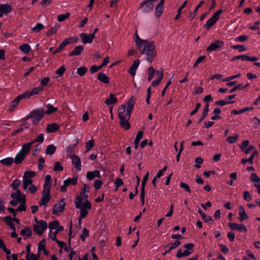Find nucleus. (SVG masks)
<instances>
[{
    "mask_svg": "<svg viewBox=\"0 0 260 260\" xmlns=\"http://www.w3.org/2000/svg\"><path fill=\"white\" fill-rule=\"evenodd\" d=\"M135 98L132 96L126 103L127 108L125 111V105H121L118 110V117L120 119V124L125 129L127 130L130 128V123L128 120L130 118L131 112L133 111Z\"/></svg>",
    "mask_w": 260,
    "mask_h": 260,
    "instance_id": "nucleus-1",
    "label": "nucleus"
},
{
    "mask_svg": "<svg viewBox=\"0 0 260 260\" xmlns=\"http://www.w3.org/2000/svg\"><path fill=\"white\" fill-rule=\"evenodd\" d=\"M141 49H139L141 54H145L146 60L149 62H152L156 56V51L154 42H149L147 40V42H145L141 45Z\"/></svg>",
    "mask_w": 260,
    "mask_h": 260,
    "instance_id": "nucleus-2",
    "label": "nucleus"
},
{
    "mask_svg": "<svg viewBox=\"0 0 260 260\" xmlns=\"http://www.w3.org/2000/svg\"><path fill=\"white\" fill-rule=\"evenodd\" d=\"M45 111L43 110L35 109L32 110L26 118V120L32 118V122L34 125H37L45 116Z\"/></svg>",
    "mask_w": 260,
    "mask_h": 260,
    "instance_id": "nucleus-3",
    "label": "nucleus"
},
{
    "mask_svg": "<svg viewBox=\"0 0 260 260\" xmlns=\"http://www.w3.org/2000/svg\"><path fill=\"white\" fill-rule=\"evenodd\" d=\"M47 228V222L43 220H40L39 223L34 225V231L39 236H41Z\"/></svg>",
    "mask_w": 260,
    "mask_h": 260,
    "instance_id": "nucleus-4",
    "label": "nucleus"
},
{
    "mask_svg": "<svg viewBox=\"0 0 260 260\" xmlns=\"http://www.w3.org/2000/svg\"><path fill=\"white\" fill-rule=\"evenodd\" d=\"M222 12V10L220 9L214 13L213 16L207 21V23L204 25V27L207 29H209L214 25L216 22L219 19V15Z\"/></svg>",
    "mask_w": 260,
    "mask_h": 260,
    "instance_id": "nucleus-5",
    "label": "nucleus"
},
{
    "mask_svg": "<svg viewBox=\"0 0 260 260\" xmlns=\"http://www.w3.org/2000/svg\"><path fill=\"white\" fill-rule=\"evenodd\" d=\"M73 40L75 41V43H77L79 41V39L77 37L75 38H69L66 39L59 45V46L53 52V54H56L61 51L62 49L66 46L67 45L72 43Z\"/></svg>",
    "mask_w": 260,
    "mask_h": 260,
    "instance_id": "nucleus-6",
    "label": "nucleus"
},
{
    "mask_svg": "<svg viewBox=\"0 0 260 260\" xmlns=\"http://www.w3.org/2000/svg\"><path fill=\"white\" fill-rule=\"evenodd\" d=\"M91 208L90 202L86 200L85 202L82 204V207L80 209V215L81 218H84L88 214V210H90Z\"/></svg>",
    "mask_w": 260,
    "mask_h": 260,
    "instance_id": "nucleus-7",
    "label": "nucleus"
},
{
    "mask_svg": "<svg viewBox=\"0 0 260 260\" xmlns=\"http://www.w3.org/2000/svg\"><path fill=\"white\" fill-rule=\"evenodd\" d=\"M50 189H43L42 197L39 203L40 206L46 205L51 199Z\"/></svg>",
    "mask_w": 260,
    "mask_h": 260,
    "instance_id": "nucleus-8",
    "label": "nucleus"
},
{
    "mask_svg": "<svg viewBox=\"0 0 260 260\" xmlns=\"http://www.w3.org/2000/svg\"><path fill=\"white\" fill-rule=\"evenodd\" d=\"M149 176V173L147 172L146 174L144 176L142 183H141V193H140V199L142 201V205H144V200H145V186L146 183V182L148 180Z\"/></svg>",
    "mask_w": 260,
    "mask_h": 260,
    "instance_id": "nucleus-9",
    "label": "nucleus"
},
{
    "mask_svg": "<svg viewBox=\"0 0 260 260\" xmlns=\"http://www.w3.org/2000/svg\"><path fill=\"white\" fill-rule=\"evenodd\" d=\"M153 2L145 0L140 4V8L143 9L145 13H148L151 11L153 9Z\"/></svg>",
    "mask_w": 260,
    "mask_h": 260,
    "instance_id": "nucleus-10",
    "label": "nucleus"
},
{
    "mask_svg": "<svg viewBox=\"0 0 260 260\" xmlns=\"http://www.w3.org/2000/svg\"><path fill=\"white\" fill-rule=\"evenodd\" d=\"M77 183V178H69L63 181V184L61 186L60 190L62 192L67 191V187L71 184L75 185Z\"/></svg>",
    "mask_w": 260,
    "mask_h": 260,
    "instance_id": "nucleus-11",
    "label": "nucleus"
},
{
    "mask_svg": "<svg viewBox=\"0 0 260 260\" xmlns=\"http://www.w3.org/2000/svg\"><path fill=\"white\" fill-rule=\"evenodd\" d=\"M66 203L64 199L61 200L58 204H56L53 207L52 213L54 215L57 214L58 212H62L64 210Z\"/></svg>",
    "mask_w": 260,
    "mask_h": 260,
    "instance_id": "nucleus-12",
    "label": "nucleus"
},
{
    "mask_svg": "<svg viewBox=\"0 0 260 260\" xmlns=\"http://www.w3.org/2000/svg\"><path fill=\"white\" fill-rule=\"evenodd\" d=\"M224 45V43L222 41L216 40L215 42L210 44V46L206 49L207 52H211L217 50V49L221 47Z\"/></svg>",
    "mask_w": 260,
    "mask_h": 260,
    "instance_id": "nucleus-13",
    "label": "nucleus"
},
{
    "mask_svg": "<svg viewBox=\"0 0 260 260\" xmlns=\"http://www.w3.org/2000/svg\"><path fill=\"white\" fill-rule=\"evenodd\" d=\"M79 36L81 38V42L84 44L91 43L92 42L93 39L95 38L94 34H90L89 35H87L85 33H81Z\"/></svg>",
    "mask_w": 260,
    "mask_h": 260,
    "instance_id": "nucleus-14",
    "label": "nucleus"
},
{
    "mask_svg": "<svg viewBox=\"0 0 260 260\" xmlns=\"http://www.w3.org/2000/svg\"><path fill=\"white\" fill-rule=\"evenodd\" d=\"M242 59V60H247L249 61H255L258 60V58L255 56H249L247 55H241L234 56L232 59V61H234L238 59Z\"/></svg>",
    "mask_w": 260,
    "mask_h": 260,
    "instance_id": "nucleus-15",
    "label": "nucleus"
},
{
    "mask_svg": "<svg viewBox=\"0 0 260 260\" xmlns=\"http://www.w3.org/2000/svg\"><path fill=\"white\" fill-rule=\"evenodd\" d=\"M229 225L232 230H237L239 232L244 231L245 233L247 232V229L243 224H238L235 222L229 223Z\"/></svg>",
    "mask_w": 260,
    "mask_h": 260,
    "instance_id": "nucleus-16",
    "label": "nucleus"
},
{
    "mask_svg": "<svg viewBox=\"0 0 260 260\" xmlns=\"http://www.w3.org/2000/svg\"><path fill=\"white\" fill-rule=\"evenodd\" d=\"M156 76H158L157 79L151 83V85L153 87H156L160 84L164 77V70L160 69L159 71H156Z\"/></svg>",
    "mask_w": 260,
    "mask_h": 260,
    "instance_id": "nucleus-17",
    "label": "nucleus"
},
{
    "mask_svg": "<svg viewBox=\"0 0 260 260\" xmlns=\"http://www.w3.org/2000/svg\"><path fill=\"white\" fill-rule=\"evenodd\" d=\"M140 64V61L138 59L135 60L133 64L131 65V67L129 68L128 73H129L131 76L134 77V76L136 74V71L139 65Z\"/></svg>",
    "mask_w": 260,
    "mask_h": 260,
    "instance_id": "nucleus-18",
    "label": "nucleus"
},
{
    "mask_svg": "<svg viewBox=\"0 0 260 260\" xmlns=\"http://www.w3.org/2000/svg\"><path fill=\"white\" fill-rule=\"evenodd\" d=\"M71 159H72V164L75 166L77 171H80L81 169L80 158L76 155L71 157Z\"/></svg>",
    "mask_w": 260,
    "mask_h": 260,
    "instance_id": "nucleus-19",
    "label": "nucleus"
},
{
    "mask_svg": "<svg viewBox=\"0 0 260 260\" xmlns=\"http://www.w3.org/2000/svg\"><path fill=\"white\" fill-rule=\"evenodd\" d=\"M239 216L238 217V219L240 221L242 222L244 220H246L248 219V216L245 212L244 208L242 206H240L239 208Z\"/></svg>",
    "mask_w": 260,
    "mask_h": 260,
    "instance_id": "nucleus-20",
    "label": "nucleus"
},
{
    "mask_svg": "<svg viewBox=\"0 0 260 260\" xmlns=\"http://www.w3.org/2000/svg\"><path fill=\"white\" fill-rule=\"evenodd\" d=\"M84 50V47L82 45L76 46L74 50L69 54L70 56H77L80 55Z\"/></svg>",
    "mask_w": 260,
    "mask_h": 260,
    "instance_id": "nucleus-21",
    "label": "nucleus"
},
{
    "mask_svg": "<svg viewBox=\"0 0 260 260\" xmlns=\"http://www.w3.org/2000/svg\"><path fill=\"white\" fill-rule=\"evenodd\" d=\"M95 177H100V173L98 170L89 171L86 174V178L89 180H92Z\"/></svg>",
    "mask_w": 260,
    "mask_h": 260,
    "instance_id": "nucleus-22",
    "label": "nucleus"
},
{
    "mask_svg": "<svg viewBox=\"0 0 260 260\" xmlns=\"http://www.w3.org/2000/svg\"><path fill=\"white\" fill-rule=\"evenodd\" d=\"M198 212L201 215L204 222H208L210 224H212L213 223L214 220L211 216H206L205 213L200 209L198 210Z\"/></svg>",
    "mask_w": 260,
    "mask_h": 260,
    "instance_id": "nucleus-23",
    "label": "nucleus"
},
{
    "mask_svg": "<svg viewBox=\"0 0 260 260\" xmlns=\"http://www.w3.org/2000/svg\"><path fill=\"white\" fill-rule=\"evenodd\" d=\"M59 128V126L56 123L48 124L46 127V131L49 133H54Z\"/></svg>",
    "mask_w": 260,
    "mask_h": 260,
    "instance_id": "nucleus-24",
    "label": "nucleus"
},
{
    "mask_svg": "<svg viewBox=\"0 0 260 260\" xmlns=\"http://www.w3.org/2000/svg\"><path fill=\"white\" fill-rule=\"evenodd\" d=\"M117 102L116 96L113 93H110L109 98L106 100L105 103L107 105L115 104Z\"/></svg>",
    "mask_w": 260,
    "mask_h": 260,
    "instance_id": "nucleus-25",
    "label": "nucleus"
},
{
    "mask_svg": "<svg viewBox=\"0 0 260 260\" xmlns=\"http://www.w3.org/2000/svg\"><path fill=\"white\" fill-rule=\"evenodd\" d=\"M98 79L101 82L104 83H109L110 82L109 78L105 73L100 72L98 75Z\"/></svg>",
    "mask_w": 260,
    "mask_h": 260,
    "instance_id": "nucleus-26",
    "label": "nucleus"
},
{
    "mask_svg": "<svg viewBox=\"0 0 260 260\" xmlns=\"http://www.w3.org/2000/svg\"><path fill=\"white\" fill-rule=\"evenodd\" d=\"M25 156V154L19 151V153L17 154L14 159V162L16 165L21 164L24 159Z\"/></svg>",
    "mask_w": 260,
    "mask_h": 260,
    "instance_id": "nucleus-27",
    "label": "nucleus"
},
{
    "mask_svg": "<svg viewBox=\"0 0 260 260\" xmlns=\"http://www.w3.org/2000/svg\"><path fill=\"white\" fill-rule=\"evenodd\" d=\"M32 145V142H31L24 144V145H22V149L20 151V152H22L23 154H25V155H26L27 154L29 153L30 149Z\"/></svg>",
    "mask_w": 260,
    "mask_h": 260,
    "instance_id": "nucleus-28",
    "label": "nucleus"
},
{
    "mask_svg": "<svg viewBox=\"0 0 260 260\" xmlns=\"http://www.w3.org/2000/svg\"><path fill=\"white\" fill-rule=\"evenodd\" d=\"M135 36H136V38H135V42L137 44V48L138 49H141V48H142L141 45H142L145 42H147V41L148 40L141 39L138 36L137 30L136 31V32H135Z\"/></svg>",
    "mask_w": 260,
    "mask_h": 260,
    "instance_id": "nucleus-29",
    "label": "nucleus"
},
{
    "mask_svg": "<svg viewBox=\"0 0 260 260\" xmlns=\"http://www.w3.org/2000/svg\"><path fill=\"white\" fill-rule=\"evenodd\" d=\"M12 11L11 6L9 4H3L0 5V12L3 14H7Z\"/></svg>",
    "mask_w": 260,
    "mask_h": 260,
    "instance_id": "nucleus-30",
    "label": "nucleus"
},
{
    "mask_svg": "<svg viewBox=\"0 0 260 260\" xmlns=\"http://www.w3.org/2000/svg\"><path fill=\"white\" fill-rule=\"evenodd\" d=\"M164 4L159 3L157 6L155 7V15L157 17H159L162 13L164 9Z\"/></svg>",
    "mask_w": 260,
    "mask_h": 260,
    "instance_id": "nucleus-31",
    "label": "nucleus"
},
{
    "mask_svg": "<svg viewBox=\"0 0 260 260\" xmlns=\"http://www.w3.org/2000/svg\"><path fill=\"white\" fill-rule=\"evenodd\" d=\"M143 135V133L142 131H139L138 133V134H137V135L135 137L134 142V147H135V149H138L139 142H140V140L142 138Z\"/></svg>",
    "mask_w": 260,
    "mask_h": 260,
    "instance_id": "nucleus-32",
    "label": "nucleus"
},
{
    "mask_svg": "<svg viewBox=\"0 0 260 260\" xmlns=\"http://www.w3.org/2000/svg\"><path fill=\"white\" fill-rule=\"evenodd\" d=\"M3 219L12 230H15L14 223L13 222V220L10 216H5Z\"/></svg>",
    "mask_w": 260,
    "mask_h": 260,
    "instance_id": "nucleus-33",
    "label": "nucleus"
},
{
    "mask_svg": "<svg viewBox=\"0 0 260 260\" xmlns=\"http://www.w3.org/2000/svg\"><path fill=\"white\" fill-rule=\"evenodd\" d=\"M181 244V242L179 241H176L174 243L172 244L170 247L167 250L165 251L164 252L162 253V255H165L167 253H170L172 250L177 248Z\"/></svg>",
    "mask_w": 260,
    "mask_h": 260,
    "instance_id": "nucleus-34",
    "label": "nucleus"
},
{
    "mask_svg": "<svg viewBox=\"0 0 260 260\" xmlns=\"http://www.w3.org/2000/svg\"><path fill=\"white\" fill-rule=\"evenodd\" d=\"M51 179V177L50 175H47L46 176L45 183L43 185V189H51V184H50Z\"/></svg>",
    "mask_w": 260,
    "mask_h": 260,
    "instance_id": "nucleus-35",
    "label": "nucleus"
},
{
    "mask_svg": "<svg viewBox=\"0 0 260 260\" xmlns=\"http://www.w3.org/2000/svg\"><path fill=\"white\" fill-rule=\"evenodd\" d=\"M20 234L22 236H25L26 238L24 239H26L28 237H30L31 236L32 232L31 230L28 227H25L24 229H22L21 231Z\"/></svg>",
    "mask_w": 260,
    "mask_h": 260,
    "instance_id": "nucleus-36",
    "label": "nucleus"
},
{
    "mask_svg": "<svg viewBox=\"0 0 260 260\" xmlns=\"http://www.w3.org/2000/svg\"><path fill=\"white\" fill-rule=\"evenodd\" d=\"M56 150V147L53 144L48 145L46 149V153L47 155H52L55 153Z\"/></svg>",
    "mask_w": 260,
    "mask_h": 260,
    "instance_id": "nucleus-37",
    "label": "nucleus"
},
{
    "mask_svg": "<svg viewBox=\"0 0 260 260\" xmlns=\"http://www.w3.org/2000/svg\"><path fill=\"white\" fill-rule=\"evenodd\" d=\"M32 180L27 178L25 176H23V187L24 189L26 190L28 185H32Z\"/></svg>",
    "mask_w": 260,
    "mask_h": 260,
    "instance_id": "nucleus-38",
    "label": "nucleus"
},
{
    "mask_svg": "<svg viewBox=\"0 0 260 260\" xmlns=\"http://www.w3.org/2000/svg\"><path fill=\"white\" fill-rule=\"evenodd\" d=\"M46 107H47V109L46 111H45V114L50 115V114L57 111V108L53 107L52 105H51L50 104H48L46 106Z\"/></svg>",
    "mask_w": 260,
    "mask_h": 260,
    "instance_id": "nucleus-39",
    "label": "nucleus"
},
{
    "mask_svg": "<svg viewBox=\"0 0 260 260\" xmlns=\"http://www.w3.org/2000/svg\"><path fill=\"white\" fill-rule=\"evenodd\" d=\"M42 90H43L42 87H37L34 88L31 91L26 90V91H27V92L28 94V96L29 98L30 96H31L32 95L38 94L40 91H42Z\"/></svg>",
    "mask_w": 260,
    "mask_h": 260,
    "instance_id": "nucleus-40",
    "label": "nucleus"
},
{
    "mask_svg": "<svg viewBox=\"0 0 260 260\" xmlns=\"http://www.w3.org/2000/svg\"><path fill=\"white\" fill-rule=\"evenodd\" d=\"M87 192L89 191V186L87 184H84V187L82 189L81 191V196L83 197V198L87 199L88 197V194L85 193L86 191Z\"/></svg>",
    "mask_w": 260,
    "mask_h": 260,
    "instance_id": "nucleus-41",
    "label": "nucleus"
},
{
    "mask_svg": "<svg viewBox=\"0 0 260 260\" xmlns=\"http://www.w3.org/2000/svg\"><path fill=\"white\" fill-rule=\"evenodd\" d=\"M75 145H70L67 148V153L70 158L76 155L74 153Z\"/></svg>",
    "mask_w": 260,
    "mask_h": 260,
    "instance_id": "nucleus-42",
    "label": "nucleus"
},
{
    "mask_svg": "<svg viewBox=\"0 0 260 260\" xmlns=\"http://www.w3.org/2000/svg\"><path fill=\"white\" fill-rule=\"evenodd\" d=\"M19 49L25 54L28 53L31 50L30 46L27 44H22L19 47Z\"/></svg>",
    "mask_w": 260,
    "mask_h": 260,
    "instance_id": "nucleus-43",
    "label": "nucleus"
},
{
    "mask_svg": "<svg viewBox=\"0 0 260 260\" xmlns=\"http://www.w3.org/2000/svg\"><path fill=\"white\" fill-rule=\"evenodd\" d=\"M14 161V159L12 157H7L6 158L3 159L0 161L1 163H2L4 165H6L7 166H10L13 164Z\"/></svg>",
    "mask_w": 260,
    "mask_h": 260,
    "instance_id": "nucleus-44",
    "label": "nucleus"
},
{
    "mask_svg": "<svg viewBox=\"0 0 260 260\" xmlns=\"http://www.w3.org/2000/svg\"><path fill=\"white\" fill-rule=\"evenodd\" d=\"M204 4V1H201L198 5L196 7L195 9L193 11V12L191 14L190 18L192 20L194 17L197 15V11L198 9L202 6L203 4Z\"/></svg>",
    "mask_w": 260,
    "mask_h": 260,
    "instance_id": "nucleus-45",
    "label": "nucleus"
},
{
    "mask_svg": "<svg viewBox=\"0 0 260 260\" xmlns=\"http://www.w3.org/2000/svg\"><path fill=\"white\" fill-rule=\"evenodd\" d=\"M148 81H150L152 78L154 74L155 73H156V71L154 69L153 67H149L148 69Z\"/></svg>",
    "mask_w": 260,
    "mask_h": 260,
    "instance_id": "nucleus-46",
    "label": "nucleus"
},
{
    "mask_svg": "<svg viewBox=\"0 0 260 260\" xmlns=\"http://www.w3.org/2000/svg\"><path fill=\"white\" fill-rule=\"evenodd\" d=\"M59 26H54L51 28L46 32V35L50 37L54 34H56L58 31Z\"/></svg>",
    "mask_w": 260,
    "mask_h": 260,
    "instance_id": "nucleus-47",
    "label": "nucleus"
},
{
    "mask_svg": "<svg viewBox=\"0 0 260 260\" xmlns=\"http://www.w3.org/2000/svg\"><path fill=\"white\" fill-rule=\"evenodd\" d=\"M44 27V26L43 24L38 23L37 24V25L31 28V30L32 32H39L42 29H43Z\"/></svg>",
    "mask_w": 260,
    "mask_h": 260,
    "instance_id": "nucleus-48",
    "label": "nucleus"
},
{
    "mask_svg": "<svg viewBox=\"0 0 260 260\" xmlns=\"http://www.w3.org/2000/svg\"><path fill=\"white\" fill-rule=\"evenodd\" d=\"M70 14L69 12L66 13L64 14H60L57 16V20L59 22L63 21L64 20L69 18Z\"/></svg>",
    "mask_w": 260,
    "mask_h": 260,
    "instance_id": "nucleus-49",
    "label": "nucleus"
},
{
    "mask_svg": "<svg viewBox=\"0 0 260 260\" xmlns=\"http://www.w3.org/2000/svg\"><path fill=\"white\" fill-rule=\"evenodd\" d=\"M87 72V68L85 67H82L77 69V73L80 76H83Z\"/></svg>",
    "mask_w": 260,
    "mask_h": 260,
    "instance_id": "nucleus-50",
    "label": "nucleus"
},
{
    "mask_svg": "<svg viewBox=\"0 0 260 260\" xmlns=\"http://www.w3.org/2000/svg\"><path fill=\"white\" fill-rule=\"evenodd\" d=\"M66 71V69L64 68V66H62L61 67H60L55 72V74L58 75L57 78L62 76Z\"/></svg>",
    "mask_w": 260,
    "mask_h": 260,
    "instance_id": "nucleus-51",
    "label": "nucleus"
},
{
    "mask_svg": "<svg viewBox=\"0 0 260 260\" xmlns=\"http://www.w3.org/2000/svg\"><path fill=\"white\" fill-rule=\"evenodd\" d=\"M239 139V135L235 134L234 136H229L226 138V141L230 144H233Z\"/></svg>",
    "mask_w": 260,
    "mask_h": 260,
    "instance_id": "nucleus-52",
    "label": "nucleus"
},
{
    "mask_svg": "<svg viewBox=\"0 0 260 260\" xmlns=\"http://www.w3.org/2000/svg\"><path fill=\"white\" fill-rule=\"evenodd\" d=\"M74 202H75V207L77 209H79L80 208L82 207L81 204L82 203V200L80 197L77 196L75 198Z\"/></svg>",
    "mask_w": 260,
    "mask_h": 260,
    "instance_id": "nucleus-53",
    "label": "nucleus"
},
{
    "mask_svg": "<svg viewBox=\"0 0 260 260\" xmlns=\"http://www.w3.org/2000/svg\"><path fill=\"white\" fill-rule=\"evenodd\" d=\"M89 236V231L86 229L84 228L81 235H80V238L81 239L82 241H85V238L88 237Z\"/></svg>",
    "mask_w": 260,
    "mask_h": 260,
    "instance_id": "nucleus-54",
    "label": "nucleus"
},
{
    "mask_svg": "<svg viewBox=\"0 0 260 260\" xmlns=\"http://www.w3.org/2000/svg\"><path fill=\"white\" fill-rule=\"evenodd\" d=\"M86 146V152L89 151L91 150V149L94 146V141L93 140H90L89 141L87 142L85 144Z\"/></svg>",
    "mask_w": 260,
    "mask_h": 260,
    "instance_id": "nucleus-55",
    "label": "nucleus"
},
{
    "mask_svg": "<svg viewBox=\"0 0 260 260\" xmlns=\"http://www.w3.org/2000/svg\"><path fill=\"white\" fill-rule=\"evenodd\" d=\"M44 135L43 134H40L34 140L31 141L32 142V144L36 142H40L42 143L44 141Z\"/></svg>",
    "mask_w": 260,
    "mask_h": 260,
    "instance_id": "nucleus-56",
    "label": "nucleus"
},
{
    "mask_svg": "<svg viewBox=\"0 0 260 260\" xmlns=\"http://www.w3.org/2000/svg\"><path fill=\"white\" fill-rule=\"evenodd\" d=\"M28 98H29L28 94L27 91H25L23 94L18 95L15 98V99L19 102L20 101L23 99H28Z\"/></svg>",
    "mask_w": 260,
    "mask_h": 260,
    "instance_id": "nucleus-57",
    "label": "nucleus"
},
{
    "mask_svg": "<svg viewBox=\"0 0 260 260\" xmlns=\"http://www.w3.org/2000/svg\"><path fill=\"white\" fill-rule=\"evenodd\" d=\"M46 244V240L45 239L42 240L41 241H40L39 243V246H38V251L39 252H41V251L44 249L46 247L45 246Z\"/></svg>",
    "mask_w": 260,
    "mask_h": 260,
    "instance_id": "nucleus-58",
    "label": "nucleus"
},
{
    "mask_svg": "<svg viewBox=\"0 0 260 260\" xmlns=\"http://www.w3.org/2000/svg\"><path fill=\"white\" fill-rule=\"evenodd\" d=\"M206 58V56H204V55H202V56H200L198 59H197V60L196 61V62L194 63L193 65V67L194 68H196L198 67V66L199 65V64L203 60H204Z\"/></svg>",
    "mask_w": 260,
    "mask_h": 260,
    "instance_id": "nucleus-59",
    "label": "nucleus"
},
{
    "mask_svg": "<svg viewBox=\"0 0 260 260\" xmlns=\"http://www.w3.org/2000/svg\"><path fill=\"white\" fill-rule=\"evenodd\" d=\"M20 184V181L18 179H16L10 185V186L13 189H17Z\"/></svg>",
    "mask_w": 260,
    "mask_h": 260,
    "instance_id": "nucleus-60",
    "label": "nucleus"
},
{
    "mask_svg": "<svg viewBox=\"0 0 260 260\" xmlns=\"http://www.w3.org/2000/svg\"><path fill=\"white\" fill-rule=\"evenodd\" d=\"M63 170V167L61 166L60 162L56 161L54 164V168H53V170L54 171H62Z\"/></svg>",
    "mask_w": 260,
    "mask_h": 260,
    "instance_id": "nucleus-61",
    "label": "nucleus"
},
{
    "mask_svg": "<svg viewBox=\"0 0 260 260\" xmlns=\"http://www.w3.org/2000/svg\"><path fill=\"white\" fill-rule=\"evenodd\" d=\"M58 225V222L57 220H54L49 223V228L51 230L56 229Z\"/></svg>",
    "mask_w": 260,
    "mask_h": 260,
    "instance_id": "nucleus-62",
    "label": "nucleus"
},
{
    "mask_svg": "<svg viewBox=\"0 0 260 260\" xmlns=\"http://www.w3.org/2000/svg\"><path fill=\"white\" fill-rule=\"evenodd\" d=\"M19 103V102L17 101L15 99L11 102L10 103V109H9L10 111H13L14 109L18 105Z\"/></svg>",
    "mask_w": 260,
    "mask_h": 260,
    "instance_id": "nucleus-63",
    "label": "nucleus"
},
{
    "mask_svg": "<svg viewBox=\"0 0 260 260\" xmlns=\"http://www.w3.org/2000/svg\"><path fill=\"white\" fill-rule=\"evenodd\" d=\"M250 179L251 181L255 183H258L260 182V178L255 173H252L250 176Z\"/></svg>",
    "mask_w": 260,
    "mask_h": 260,
    "instance_id": "nucleus-64",
    "label": "nucleus"
}]
</instances>
